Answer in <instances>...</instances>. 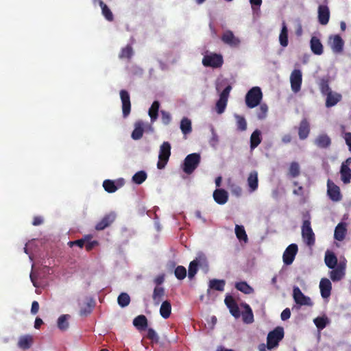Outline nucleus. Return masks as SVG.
Here are the masks:
<instances>
[{
	"label": "nucleus",
	"instance_id": "obj_30",
	"mask_svg": "<svg viewBox=\"0 0 351 351\" xmlns=\"http://www.w3.org/2000/svg\"><path fill=\"white\" fill-rule=\"evenodd\" d=\"M165 295V289L162 287L156 286L153 292L152 299L155 305L158 306L162 300Z\"/></svg>",
	"mask_w": 351,
	"mask_h": 351
},
{
	"label": "nucleus",
	"instance_id": "obj_58",
	"mask_svg": "<svg viewBox=\"0 0 351 351\" xmlns=\"http://www.w3.org/2000/svg\"><path fill=\"white\" fill-rule=\"evenodd\" d=\"M161 119L162 121L165 125H168L171 121V117L170 114L165 110L161 111Z\"/></svg>",
	"mask_w": 351,
	"mask_h": 351
},
{
	"label": "nucleus",
	"instance_id": "obj_9",
	"mask_svg": "<svg viewBox=\"0 0 351 351\" xmlns=\"http://www.w3.org/2000/svg\"><path fill=\"white\" fill-rule=\"evenodd\" d=\"M346 263L345 261H340L337 267L329 272L330 279L333 282H338L343 279L346 275Z\"/></svg>",
	"mask_w": 351,
	"mask_h": 351
},
{
	"label": "nucleus",
	"instance_id": "obj_46",
	"mask_svg": "<svg viewBox=\"0 0 351 351\" xmlns=\"http://www.w3.org/2000/svg\"><path fill=\"white\" fill-rule=\"evenodd\" d=\"M147 175L145 171H139L136 172L132 178L134 183L141 184L147 179Z\"/></svg>",
	"mask_w": 351,
	"mask_h": 351
},
{
	"label": "nucleus",
	"instance_id": "obj_15",
	"mask_svg": "<svg viewBox=\"0 0 351 351\" xmlns=\"http://www.w3.org/2000/svg\"><path fill=\"white\" fill-rule=\"evenodd\" d=\"M221 39L222 42L232 47H238L241 43L239 38L236 37L231 30H226Z\"/></svg>",
	"mask_w": 351,
	"mask_h": 351
},
{
	"label": "nucleus",
	"instance_id": "obj_6",
	"mask_svg": "<svg viewBox=\"0 0 351 351\" xmlns=\"http://www.w3.org/2000/svg\"><path fill=\"white\" fill-rule=\"evenodd\" d=\"M223 63V57L221 54L210 53L205 55L202 59V64L204 66L212 68H219Z\"/></svg>",
	"mask_w": 351,
	"mask_h": 351
},
{
	"label": "nucleus",
	"instance_id": "obj_1",
	"mask_svg": "<svg viewBox=\"0 0 351 351\" xmlns=\"http://www.w3.org/2000/svg\"><path fill=\"white\" fill-rule=\"evenodd\" d=\"M310 215L308 214L304 216V220L302 226V237L305 243L311 247L315 243V237L311 224Z\"/></svg>",
	"mask_w": 351,
	"mask_h": 351
},
{
	"label": "nucleus",
	"instance_id": "obj_29",
	"mask_svg": "<svg viewBox=\"0 0 351 351\" xmlns=\"http://www.w3.org/2000/svg\"><path fill=\"white\" fill-rule=\"evenodd\" d=\"M202 259L204 260L205 258L199 256V258H196L195 260L190 263L188 273V276L190 279H192L197 274L198 270V265H199Z\"/></svg>",
	"mask_w": 351,
	"mask_h": 351
},
{
	"label": "nucleus",
	"instance_id": "obj_60",
	"mask_svg": "<svg viewBox=\"0 0 351 351\" xmlns=\"http://www.w3.org/2000/svg\"><path fill=\"white\" fill-rule=\"evenodd\" d=\"M39 310V304L37 301H34L32 303L31 313L34 315L36 314Z\"/></svg>",
	"mask_w": 351,
	"mask_h": 351
},
{
	"label": "nucleus",
	"instance_id": "obj_18",
	"mask_svg": "<svg viewBox=\"0 0 351 351\" xmlns=\"http://www.w3.org/2000/svg\"><path fill=\"white\" fill-rule=\"evenodd\" d=\"M225 304L229 308L230 313L235 318H239L241 316V312L239 306L232 295H228L225 298Z\"/></svg>",
	"mask_w": 351,
	"mask_h": 351
},
{
	"label": "nucleus",
	"instance_id": "obj_27",
	"mask_svg": "<svg viewBox=\"0 0 351 351\" xmlns=\"http://www.w3.org/2000/svg\"><path fill=\"white\" fill-rule=\"evenodd\" d=\"M247 185L250 192L255 191L258 186V173L256 171H252L247 177Z\"/></svg>",
	"mask_w": 351,
	"mask_h": 351
},
{
	"label": "nucleus",
	"instance_id": "obj_2",
	"mask_svg": "<svg viewBox=\"0 0 351 351\" xmlns=\"http://www.w3.org/2000/svg\"><path fill=\"white\" fill-rule=\"evenodd\" d=\"M285 336L284 328L282 326H277L270 331L267 337V348L272 350L279 346V343Z\"/></svg>",
	"mask_w": 351,
	"mask_h": 351
},
{
	"label": "nucleus",
	"instance_id": "obj_52",
	"mask_svg": "<svg viewBox=\"0 0 351 351\" xmlns=\"http://www.w3.org/2000/svg\"><path fill=\"white\" fill-rule=\"evenodd\" d=\"M319 89L322 95H327L330 92H332L329 86L328 80L322 79L319 83Z\"/></svg>",
	"mask_w": 351,
	"mask_h": 351
},
{
	"label": "nucleus",
	"instance_id": "obj_44",
	"mask_svg": "<svg viewBox=\"0 0 351 351\" xmlns=\"http://www.w3.org/2000/svg\"><path fill=\"white\" fill-rule=\"evenodd\" d=\"M144 130L143 124L140 122L135 124V128L132 133V138L134 140H138L142 138Z\"/></svg>",
	"mask_w": 351,
	"mask_h": 351
},
{
	"label": "nucleus",
	"instance_id": "obj_45",
	"mask_svg": "<svg viewBox=\"0 0 351 351\" xmlns=\"http://www.w3.org/2000/svg\"><path fill=\"white\" fill-rule=\"evenodd\" d=\"M70 317L69 315H62L58 319V327L61 330H66L69 328L68 319Z\"/></svg>",
	"mask_w": 351,
	"mask_h": 351
},
{
	"label": "nucleus",
	"instance_id": "obj_64",
	"mask_svg": "<svg viewBox=\"0 0 351 351\" xmlns=\"http://www.w3.org/2000/svg\"><path fill=\"white\" fill-rule=\"evenodd\" d=\"M43 324V321L40 317H36L34 322V328L39 329L40 326Z\"/></svg>",
	"mask_w": 351,
	"mask_h": 351
},
{
	"label": "nucleus",
	"instance_id": "obj_57",
	"mask_svg": "<svg viewBox=\"0 0 351 351\" xmlns=\"http://www.w3.org/2000/svg\"><path fill=\"white\" fill-rule=\"evenodd\" d=\"M147 337L154 341L158 342V336L153 328H148Z\"/></svg>",
	"mask_w": 351,
	"mask_h": 351
},
{
	"label": "nucleus",
	"instance_id": "obj_47",
	"mask_svg": "<svg viewBox=\"0 0 351 351\" xmlns=\"http://www.w3.org/2000/svg\"><path fill=\"white\" fill-rule=\"evenodd\" d=\"M235 234L239 240L244 241H247V235L243 226H235Z\"/></svg>",
	"mask_w": 351,
	"mask_h": 351
},
{
	"label": "nucleus",
	"instance_id": "obj_51",
	"mask_svg": "<svg viewBox=\"0 0 351 351\" xmlns=\"http://www.w3.org/2000/svg\"><path fill=\"white\" fill-rule=\"evenodd\" d=\"M234 117L237 119V129L240 131H245L247 129V122L245 119L239 114H235Z\"/></svg>",
	"mask_w": 351,
	"mask_h": 351
},
{
	"label": "nucleus",
	"instance_id": "obj_48",
	"mask_svg": "<svg viewBox=\"0 0 351 351\" xmlns=\"http://www.w3.org/2000/svg\"><path fill=\"white\" fill-rule=\"evenodd\" d=\"M119 305L123 308L129 305L130 302V297L127 293H121L117 298Z\"/></svg>",
	"mask_w": 351,
	"mask_h": 351
},
{
	"label": "nucleus",
	"instance_id": "obj_21",
	"mask_svg": "<svg viewBox=\"0 0 351 351\" xmlns=\"http://www.w3.org/2000/svg\"><path fill=\"white\" fill-rule=\"evenodd\" d=\"M34 341V337L31 335H22L19 338L17 346L23 350H26L32 346Z\"/></svg>",
	"mask_w": 351,
	"mask_h": 351
},
{
	"label": "nucleus",
	"instance_id": "obj_4",
	"mask_svg": "<svg viewBox=\"0 0 351 351\" xmlns=\"http://www.w3.org/2000/svg\"><path fill=\"white\" fill-rule=\"evenodd\" d=\"M263 97L261 88L258 86L252 88L245 95V103L248 108H253L257 106Z\"/></svg>",
	"mask_w": 351,
	"mask_h": 351
},
{
	"label": "nucleus",
	"instance_id": "obj_22",
	"mask_svg": "<svg viewBox=\"0 0 351 351\" xmlns=\"http://www.w3.org/2000/svg\"><path fill=\"white\" fill-rule=\"evenodd\" d=\"M319 289L322 297L328 298L330 295L332 290L330 281L326 278H322L319 282Z\"/></svg>",
	"mask_w": 351,
	"mask_h": 351
},
{
	"label": "nucleus",
	"instance_id": "obj_13",
	"mask_svg": "<svg viewBox=\"0 0 351 351\" xmlns=\"http://www.w3.org/2000/svg\"><path fill=\"white\" fill-rule=\"evenodd\" d=\"M327 193L330 199L338 202L341 199V194L339 187L330 180L327 182Z\"/></svg>",
	"mask_w": 351,
	"mask_h": 351
},
{
	"label": "nucleus",
	"instance_id": "obj_20",
	"mask_svg": "<svg viewBox=\"0 0 351 351\" xmlns=\"http://www.w3.org/2000/svg\"><path fill=\"white\" fill-rule=\"evenodd\" d=\"M330 19V11L327 5H320L318 7V21L322 25L328 24Z\"/></svg>",
	"mask_w": 351,
	"mask_h": 351
},
{
	"label": "nucleus",
	"instance_id": "obj_24",
	"mask_svg": "<svg viewBox=\"0 0 351 351\" xmlns=\"http://www.w3.org/2000/svg\"><path fill=\"white\" fill-rule=\"evenodd\" d=\"M213 196L215 202L220 205L225 204L228 200V193L222 189H215Z\"/></svg>",
	"mask_w": 351,
	"mask_h": 351
},
{
	"label": "nucleus",
	"instance_id": "obj_32",
	"mask_svg": "<svg viewBox=\"0 0 351 351\" xmlns=\"http://www.w3.org/2000/svg\"><path fill=\"white\" fill-rule=\"evenodd\" d=\"M133 324L138 330H145L147 327V319L143 315H138L134 319Z\"/></svg>",
	"mask_w": 351,
	"mask_h": 351
},
{
	"label": "nucleus",
	"instance_id": "obj_55",
	"mask_svg": "<svg viewBox=\"0 0 351 351\" xmlns=\"http://www.w3.org/2000/svg\"><path fill=\"white\" fill-rule=\"evenodd\" d=\"M314 323L319 329H324L326 326L327 319L323 317H317L314 319Z\"/></svg>",
	"mask_w": 351,
	"mask_h": 351
},
{
	"label": "nucleus",
	"instance_id": "obj_62",
	"mask_svg": "<svg viewBox=\"0 0 351 351\" xmlns=\"http://www.w3.org/2000/svg\"><path fill=\"white\" fill-rule=\"evenodd\" d=\"M43 223V219L40 216H36L33 219L32 224L35 226H40Z\"/></svg>",
	"mask_w": 351,
	"mask_h": 351
},
{
	"label": "nucleus",
	"instance_id": "obj_63",
	"mask_svg": "<svg viewBox=\"0 0 351 351\" xmlns=\"http://www.w3.org/2000/svg\"><path fill=\"white\" fill-rule=\"evenodd\" d=\"M345 141L347 145L348 146L349 150L351 151V133H346Z\"/></svg>",
	"mask_w": 351,
	"mask_h": 351
},
{
	"label": "nucleus",
	"instance_id": "obj_49",
	"mask_svg": "<svg viewBox=\"0 0 351 351\" xmlns=\"http://www.w3.org/2000/svg\"><path fill=\"white\" fill-rule=\"evenodd\" d=\"M103 187L106 191L110 193H114L118 189L114 182L111 180H105L103 182Z\"/></svg>",
	"mask_w": 351,
	"mask_h": 351
},
{
	"label": "nucleus",
	"instance_id": "obj_10",
	"mask_svg": "<svg viewBox=\"0 0 351 351\" xmlns=\"http://www.w3.org/2000/svg\"><path fill=\"white\" fill-rule=\"evenodd\" d=\"M290 82L292 90L294 93H298L301 89L302 82V72L299 69H294L290 75Z\"/></svg>",
	"mask_w": 351,
	"mask_h": 351
},
{
	"label": "nucleus",
	"instance_id": "obj_12",
	"mask_svg": "<svg viewBox=\"0 0 351 351\" xmlns=\"http://www.w3.org/2000/svg\"><path fill=\"white\" fill-rule=\"evenodd\" d=\"M351 164V157L347 158L342 162L340 169L341 179L342 182L347 184L351 181V169L349 165Z\"/></svg>",
	"mask_w": 351,
	"mask_h": 351
},
{
	"label": "nucleus",
	"instance_id": "obj_37",
	"mask_svg": "<svg viewBox=\"0 0 351 351\" xmlns=\"http://www.w3.org/2000/svg\"><path fill=\"white\" fill-rule=\"evenodd\" d=\"M159 108L160 103L158 101H154L149 108L148 114L152 122H154L158 119Z\"/></svg>",
	"mask_w": 351,
	"mask_h": 351
},
{
	"label": "nucleus",
	"instance_id": "obj_36",
	"mask_svg": "<svg viewBox=\"0 0 351 351\" xmlns=\"http://www.w3.org/2000/svg\"><path fill=\"white\" fill-rule=\"evenodd\" d=\"M300 174V167L298 162L293 161L290 163L288 169V176L291 178H297Z\"/></svg>",
	"mask_w": 351,
	"mask_h": 351
},
{
	"label": "nucleus",
	"instance_id": "obj_25",
	"mask_svg": "<svg viewBox=\"0 0 351 351\" xmlns=\"http://www.w3.org/2000/svg\"><path fill=\"white\" fill-rule=\"evenodd\" d=\"M326 96V106L327 108H331L335 106L342 99V95L340 93L336 92H330Z\"/></svg>",
	"mask_w": 351,
	"mask_h": 351
},
{
	"label": "nucleus",
	"instance_id": "obj_59",
	"mask_svg": "<svg viewBox=\"0 0 351 351\" xmlns=\"http://www.w3.org/2000/svg\"><path fill=\"white\" fill-rule=\"evenodd\" d=\"M281 319L283 321L287 320L291 317V311L289 308H286L282 311L280 315Z\"/></svg>",
	"mask_w": 351,
	"mask_h": 351
},
{
	"label": "nucleus",
	"instance_id": "obj_8",
	"mask_svg": "<svg viewBox=\"0 0 351 351\" xmlns=\"http://www.w3.org/2000/svg\"><path fill=\"white\" fill-rule=\"evenodd\" d=\"M293 298L295 302L300 306H313L311 298L305 295L298 287H294L293 289Z\"/></svg>",
	"mask_w": 351,
	"mask_h": 351
},
{
	"label": "nucleus",
	"instance_id": "obj_33",
	"mask_svg": "<svg viewBox=\"0 0 351 351\" xmlns=\"http://www.w3.org/2000/svg\"><path fill=\"white\" fill-rule=\"evenodd\" d=\"M346 225L343 223H339L335 230L334 237L337 241H342L344 239L346 234Z\"/></svg>",
	"mask_w": 351,
	"mask_h": 351
},
{
	"label": "nucleus",
	"instance_id": "obj_40",
	"mask_svg": "<svg viewBox=\"0 0 351 351\" xmlns=\"http://www.w3.org/2000/svg\"><path fill=\"white\" fill-rule=\"evenodd\" d=\"M261 143V132L256 130L250 136V147L252 149L256 148Z\"/></svg>",
	"mask_w": 351,
	"mask_h": 351
},
{
	"label": "nucleus",
	"instance_id": "obj_3",
	"mask_svg": "<svg viewBox=\"0 0 351 351\" xmlns=\"http://www.w3.org/2000/svg\"><path fill=\"white\" fill-rule=\"evenodd\" d=\"M201 161L199 154L193 153L186 156L183 163V171L188 175L191 174L198 167Z\"/></svg>",
	"mask_w": 351,
	"mask_h": 351
},
{
	"label": "nucleus",
	"instance_id": "obj_7",
	"mask_svg": "<svg viewBox=\"0 0 351 351\" xmlns=\"http://www.w3.org/2000/svg\"><path fill=\"white\" fill-rule=\"evenodd\" d=\"M231 90L232 86L228 85L220 93L219 99L216 103V110L218 114H222L225 111Z\"/></svg>",
	"mask_w": 351,
	"mask_h": 351
},
{
	"label": "nucleus",
	"instance_id": "obj_19",
	"mask_svg": "<svg viewBox=\"0 0 351 351\" xmlns=\"http://www.w3.org/2000/svg\"><path fill=\"white\" fill-rule=\"evenodd\" d=\"M311 131L310 123L307 119L304 118L300 123L298 127V136L300 140L306 139Z\"/></svg>",
	"mask_w": 351,
	"mask_h": 351
},
{
	"label": "nucleus",
	"instance_id": "obj_35",
	"mask_svg": "<svg viewBox=\"0 0 351 351\" xmlns=\"http://www.w3.org/2000/svg\"><path fill=\"white\" fill-rule=\"evenodd\" d=\"M171 313V304L169 301L165 300L162 302L160 308V314L164 319H167Z\"/></svg>",
	"mask_w": 351,
	"mask_h": 351
},
{
	"label": "nucleus",
	"instance_id": "obj_16",
	"mask_svg": "<svg viewBox=\"0 0 351 351\" xmlns=\"http://www.w3.org/2000/svg\"><path fill=\"white\" fill-rule=\"evenodd\" d=\"M116 215L111 212L105 215L102 219L96 224L95 229L97 230H103L109 227L115 220Z\"/></svg>",
	"mask_w": 351,
	"mask_h": 351
},
{
	"label": "nucleus",
	"instance_id": "obj_34",
	"mask_svg": "<svg viewBox=\"0 0 351 351\" xmlns=\"http://www.w3.org/2000/svg\"><path fill=\"white\" fill-rule=\"evenodd\" d=\"M279 41L280 45L284 47L288 45V29L285 21L282 23V29L279 35Z\"/></svg>",
	"mask_w": 351,
	"mask_h": 351
},
{
	"label": "nucleus",
	"instance_id": "obj_26",
	"mask_svg": "<svg viewBox=\"0 0 351 351\" xmlns=\"http://www.w3.org/2000/svg\"><path fill=\"white\" fill-rule=\"evenodd\" d=\"M311 49L315 55H322L324 52V47L320 40L316 37L313 36L310 41Z\"/></svg>",
	"mask_w": 351,
	"mask_h": 351
},
{
	"label": "nucleus",
	"instance_id": "obj_39",
	"mask_svg": "<svg viewBox=\"0 0 351 351\" xmlns=\"http://www.w3.org/2000/svg\"><path fill=\"white\" fill-rule=\"evenodd\" d=\"M225 285L226 282L224 280L213 279L209 282V288L214 290L223 291L224 290Z\"/></svg>",
	"mask_w": 351,
	"mask_h": 351
},
{
	"label": "nucleus",
	"instance_id": "obj_28",
	"mask_svg": "<svg viewBox=\"0 0 351 351\" xmlns=\"http://www.w3.org/2000/svg\"><path fill=\"white\" fill-rule=\"evenodd\" d=\"M242 306L245 309L242 313L243 322L245 324H252L254 322V315L251 307L246 303L242 304Z\"/></svg>",
	"mask_w": 351,
	"mask_h": 351
},
{
	"label": "nucleus",
	"instance_id": "obj_23",
	"mask_svg": "<svg viewBox=\"0 0 351 351\" xmlns=\"http://www.w3.org/2000/svg\"><path fill=\"white\" fill-rule=\"evenodd\" d=\"M314 144L319 148L327 149L331 145V138L326 134H321L315 138Z\"/></svg>",
	"mask_w": 351,
	"mask_h": 351
},
{
	"label": "nucleus",
	"instance_id": "obj_5",
	"mask_svg": "<svg viewBox=\"0 0 351 351\" xmlns=\"http://www.w3.org/2000/svg\"><path fill=\"white\" fill-rule=\"evenodd\" d=\"M171 155V145L169 142H163L160 147V152L158 156V161L157 167L159 169H162L166 166L169 161Z\"/></svg>",
	"mask_w": 351,
	"mask_h": 351
},
{
	"label": "nucleus",
	"instance_id": "obj_50",
	"mask_svg": "<svg viewBox=\"0 0 351 351\" xmlns=\"http://www.w3.org/2000/svg\"><path fill=\"white\" fill-rule=\"evenodd\" d=\"M92 237H93L91 234H87V235H85L83 238H82L80 239L73 241H69L68 243V245L70 247L77 245L79 247L82 248L84 246L85 243L87 241V239H92Z\"/></svg>",
	"mask_w": 351,
	"mask_h": 351
},
{
	"label": "nucleus",
	"instance_id": "obj_54",
	"mask_svg": "<svg viewBox=\"0 0 351 351\" xmlns=\"http://www.w3.org/2000/svg\"><path fill=\"white\" fill-rule=\"evenodd\" d=\"M176 277L178 280H183L186 276V269L184 266H178L174 271Z\"/></svg>",
	"mask_w": 351,
	"mask_h": 351
},
{
	"label": "nucleus",
	"instance_id": "obj_17",
	"mask_svg": "<svg viewBox=\"0 0 351 351\" xmlns=\"http://www.w3.org/2000/svg\"><path fill=\"white\" fill-rule=\"evenodd\" d=\"M329 42L330 47L334 53H340L343 51L344 41L339 35L330 36Z\"/></svg>",
	"mask_w": 351,
	"mask_h": 351
},
{
	"label": "nucleus",
	"instance_id": "obj_53",
	"mask_svg": "<svg viewBox=\"0 0 351 351\" xmlns=\"http://www.w3.org/2000/svg\"><path fill=\"white\" fill-rule=\"evenodd\" d=\"M268 106L265 104H262L257 110V117L258 119H264L267 114Z\"/></svg>",
	"mask_w": 351,
	"mask_h": 351
},
{
	"label": "nucleus",
	"instance_id": "obj_41",
	"mask_svg": "<svg viewBox=\"0 0 351 351\" xmlns=\"http://www.w3.org/2000/svg\"><path fill=\"white\" fill-rule=\"evenodd\" d=\"M99 5L101 8L102 14L106 18V19L108 21H112L114 19V16L107 5L104 3L102 0H99Z\"/></svg>",
	"mask_w": 351,
	"mask_h": 351
},
{
	"label": "nucleus",
	"instance_id": "obj_31",
	"mask_svg": "<svg viewBox=\"0 0 351 351\" xmlns=\"http://www.w3.org/2000/svg\"><path fill=\"white\" fill-rule=\"evenodd\" d=\"M326 266L330 269H333L338 265L337 258L333 252H327L324 258Z\"/></svg>",
	"mask_w": 351,
	"mask_h": 351
},
{
	"label": "nucleus",
	"instance_id": "obj_14",
	"mask_svg": "<svg viewBox=\"0 0 351 351\" xmlns=\"http://www.w3.org/2000/svg\"><path fill=\"white\" fill-rule=\"evenodd\" d=\"M120 97L122 103L123 116L127 117L131 111L130 97L128 92L125 90L120 91Z\"/></svg>",
	"mask_w": 351,
	"mask_h": 351
},
{
	"label": "nucleus",
	"instance_id": "obj_11",
	"mask_svg": "<svg viewBox=\"0 0 351 351\" xmlns=\"http://www.w3.org/2000/svg\"><path fill=\"white\" fill-rule=\"evenodd\" d=\"M298 250V245L295 243L289 245L286 248L282 256L283 262L286 265H289L293 262Z\"/></svg>",
	"mask_w": 351,
	"mask_h": 351
},
{
	"label": "nucleus",
	"instance_id": "obj_38",
	"mask_svg": "<svg viewBox=\"0 0 351 351\" xmlns=\"http://www.w3.org/2000/svg\"><path fill=\"white\" fill-rule=\"evenodd\" d=\"M134 54L133 48L130 45H126L122 48L119 54V58L120 59H128L130 60Z\"/></svg>",
	"mask_w": 351,
	"mask_h": 351
},
{
	"label": "nucleus",
	"instance_id": "obj_56",
	"mask_svg": "<svg viewBox=\"0 0 351 351\" xmlns=\"http://www.w3.org/2000/svg\"><path fill=\"white\" fill-rule=\"evenodd\" d=\"M91 239H87L85 243V249L86 251H91L95 246L99 245V242L96 240L90 241Z\"/></svg>",
	"mask_w": 351,
	"mask_h": 351
},
{
	"label": "nucleus",
	"instance_id": "obj_42",
	"mask_svg": "<svg viewBox=\"0 0 351 351\" xmlns=\"http://www.w3.org/2000/svg\"><path fill=\"white\" fill-rule=\"evenodd\" d=\"M180 130L184 134H187L191 132V121L189 119L184 117L180 122Z\"/></svg>",
	"mask_w": 351,
	"mask_h": 351
},
{
	"label": "nucleus",
	"instance_id": "obj_43",
	"mask_svg": "<svg viewBox=\"0 0 351 351\" xmlns=\"http://www.w3.org/2000/svg\"><path fill=\"white\" fill-rule=\"evenodd\" d=\"M235 288L245 294H250L254 291V289L245 281L237 282Z\"/></svg>",
	"mask_w": 351,
	"mask_h": 351
},
{
	"label": "nucleus",
	"instance_id": "obj_61",
	"mask_svg": "<svg viewBox=\"0 0 351 351\" xmlns=\"http://www.w3.org/2000/svg\"><path fill=\"white\" fill-rule=\"evenodd\" d=\"M92 311L91 306L90 305H87L85 308H81L80 315L86 316L90 314Z\"/></svg>",
	"mask_w": 351,
	"mask_h": 351
}]
</instances>
